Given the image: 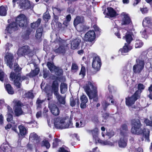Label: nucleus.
<instances>
[{
	"label": "nucleus",
	"mask_w": 152,
	"mask_h": 152,
	"mask_svg": "<svg viewBox=\"0 0 152 152\" xmlns=\"http://www.w3.org/2000/svg\"><path fill=\"white\" fill-rule=\"evenodd\" d=\"M98 129L97 128H95L92 130L88 131L89 133H91L94 139L96 142H99L102 145H108L111 146H114V142H112L107 140H99L98 137Z\"/></svg>",
	"instance_id": "nucleus-6"
},
{
	"label": "nucleus",
	"mask_w": 152,
	"mask_h": 152,
	"mask_svg": "<svg viewBox=\"0 0 152 152\" xmlns=\"http://www.w3.org/2000/svg\"><path fill=\"white\" fill-rule=\"evenodd\" d=\"M136 63L133 66V72L135 73L139 74L144 68V62L143 61L137 59Z\"/></svg>",
	"instance_id": "nucleus-8"
},
{
	"label": "nucleus",
	"mask_w": 152,
	"mask_h": 152,
	"mask_svg": "<svg viewBox=\"0 0 152 152\" xmlns=\"http://www.w3.org/2000/svg\"><path fill=\"white\" fill-rule=\"evenodd\" d=\"M10 77L13 80H14L15 86L18 88H20L21 83L22 81L25 79H26L27 77L24 76L21 77L20 73H18L17 76L15 74V72H12L10 74Z\"/></svg>",
	"instance_id": "nucleus-7"
},
{
	"label": "nucleus",
	"mask_w": 152,
	"mask_h": 152,
	"mask_svg": "<svg viewBox=\"0 0 152 152\" xmlns=\"http://www.w3.org/2000/svg\"><path fill=\"white\" fill-rule=\"evenodd\" d=\"M51 89L53 91L55 95L59 94L58 92V84L57 81H53Z\"/></svg>",
	"instance_id": "nucleus-23"
},
{
	"label": "nucleus",
	"mask_w": 152,
	"mask_h": 152,
	"mask_svg": "<svg viewBox=\"0 0 152 152\" xmlns=\"http://www.w3.org/2000/svg\"><path fill=\"white\" fill-rule=\"evenodd\" d=\"M123 38L126 39L128 44H129L133 40L132 33L129 32L127 33L125 36L123 37Z\"/></svg>",
	"instance_id": "nucleus-30"
},
{
	"label": "nucleus",
	"mask_w": 152,
	"mask_h": 152,
	"mask_svg": "<svg viewBox=\"0 0 152 152\" xmlns=\"http://www.w3.org/2000/svg\"><path fill=\"white\" fill-rule=\"evenodd\" d=\"M4 75V74L2 70H0V80L1 81H2L3 80V78Z\"/></svg>",
	"instance_id": "nucleus-59"
},
{
	"label": "nucleus",
	"mask_w": 152,
	"mask_h": 152,
	"mask_svg": "<svg viewBox=\"0 0 152 152\" xmlns=\"http://www.w3.org/2000/svg\"><path fill=\"white\" fill-rule=\"evenodd\" d=\"M67 41V40L63 39L60 37L57 38L55 42L56 43L58 44L59 46L58 48L54 50V52L57 53H64L69 44Z\"/></svg>",
	"instance_id": "nucleus-5"
},
{
	"label": "nucleus",
	"mask_w": 152,
	"mask_h": 152,
	"mask_svg": "<svg viewBox=\"0 0 152 152\" xmlns=\"http://www.w3.org/2000/svg\"><path fill=\"white\" fill-rule=\"evenodd\" d=\"M22 68L19 67L18 64H15L14 65V70L16 76L18 73H20Z\"/></svg>",
	"instance_id": "nucleus-40"
},
{
	"label": "nucleus",
	"mask_w": 152,
	"mask_h": 152,
	"mask_svg": "<svg viewBox=\"0 0 152 152\" xmlns=\"http://www.w3.org/2000/svg\"><path fill=\"white\" fill-rule=\"evenodd\" d=\"M48 107L51 113L54 115L57 116L59 115L60 110L57 105L54 104L49 103Z\"/></svg>",
	"instance_id": "nucleus-17"
},
{
	"label": "nucleus",
	"mask_w": 152,
	"mask_h": 152,
	"mask_svg": "<svg viewBox=\"0 0 152 152\" xmlns=\"http://www.w3.org/2000/svg\"><path fill=\"white\" fill-rule=\"evenodd\" d=\"M13 54L11 53H8L7 51L5 56L4 60L7 65L11 69L12 68L13 64Z\"/></svg>",
	"instance_id": "nucleus-14"
},
{
	"label": "nucleus",
	"mask_w": 152,
	"mask_h": 152,
	"mask_svg": "<svg viewBox=\"0 0 152 152\" xmlns=\"http://www.w3.org/2000/svg\"><path fill=\"white\" fill-rule=\"evenodd\" d=\"M114 135V132L113 130L109 131L107 132L106 136H108L109 138H111Z\"/></svg>",
	"instance_id": "nucleus-56"
},
{
	"label": "nucleus",
	"mask_w": 152,
	"mask_h": 152,
	"mask_svg": "<svg viewBox=\"0 0 152 152\" xmlns=\"http://www.w3.org/2000/svg\"><path fill=\"white\" fill-rule=\"evenodd\" d=\"M139 91H136L134 94L130 97L126 99V103L127 105L130 106L133 104L135 101L140 97Z\"/></svg>",
	"instance_id": "nucleus-9"
},
{
	"label": "nucleus",
	"mask_w": 152,
	"mask_h": 152,
	"mask_svg": "<svg viewBox=\"0 0 152 152\" xmlns=\"http://www.w3.org/2000/svg\"><path fill=\"white\" fill-rule=\"evenodd\" d=\"M76 103L77 105H79V102L78 99H74L73 97H72L70 99V104L71 106H74Z\"/></svg>",
	"instance_id": "nucleus-38"
},
{
	"label": "nucleus",
	"mask_w": 152,
	"mask_h": 152,
	"mask_svg": "<svg viewBox=\"0 0 152 152\" xmlns=\"http://www.w3.org/2000/svg\"><path fill=\"white\" fill-rule=\"evenodd\" d=\"M137 87L138 90L137 91H139V92H140V93H139V95H140V94L142 90L144 89L145 88V86L142 84L141 83H140L138 85Z\"/></svg>",
	"instance_id": "nucleus-55"
},
{
	"label": "nucleus",
	"mask_w": 152,
	"mask_h": 152,
	"mask_svg": "<svg viewBox=\"0 0 152 152\" xmlns=\"http://www.w3.org/2000/svg\"><path fill=\"white\" fill-rule=\"evenodd\" d=\"M31 52L29 47L25 45L19 48L17 52V54L18 56L21 57L27 55Z\"/></svg>",
	"instance_id": "nucleus-12"
},
{
	"label": "nucleus",
	"mask_w": 152,
	"mask_h": 152,
	"mask_svg": "<svg viewBox=\"0 0 152 152\" xmlns=\"http://www.w3.org/2000/svg\"><path fill=\"white\" fill-rule=\"evenodd\" d=\"M83 21L84 18L83 17L77 16L74 20V25L75 26L78 24L82 23Z\"/></svg>",
	"instance_id": "nucleus-29"
},
{
	"label": "nucleus",
	"mask_w": 152,
	"mask_h": 152,
	"mask_svg": "<svg viewBox=\"0 0 152 152\" xmlns=\"http://www.w3.org/2000/svg\"><path fill=\"white\" fill-rule=\"evenodd\" d=\"M129 74V72L128 70H127L126 68H125V69L122 72V75L124 77V79H125V77H127L128 76Z\"/></svg>",
	"instance_id": "nucleus-58"
},
{
	"label": "nucleus",
	"mask_w": 152,
	"mask_h": 152,
	"mask_svg": "<svg viewBox=\"0 0 152 152\" xmlns=\"http://www.w3.org/2000/svg\"><path fill=\"white\" fill-rule=\"evenodd\" d=\"M55 96L56 98L60 104L65 105V96L63 97L60 95L59 94H56Z\"/></svg>",
	"instance_id": "nucleus-28"
},
{
	"label": "nucleus",
	"mask_w": 152,
	"mask_h": 152,
	"mask_svg": "<svg viewBox=\"0 0 152 152\" xmlns=\"http://www.w3.org/2000/svg\"><path fill=\"white\" fill-rule=\"evenodd\" d=\"M60 88L61 93L64 94L67 91V85L66 83H61L60 85Z\"/></svg>",
	"instance_id": "nucleus-35"
},
{
	"label": "nucleus",
	"mask_w": 152,
	"mask_h": 152,
	"mask_svg": "<svg viewBox=\"0 0 152 152\" xmlns=\"http://www.w3.org/2000/svg\"><path fill=\"white\" fill-rule=\"evenodd\" d=\"M86 69L84 67L82 66L81 67L80 72L79 74L81 76L82 78H83L85 75Z\"/></svg>",
	"instance_id": "nucleus-53"
},
{
	"label": "nucleus",
	"mask_w": 152,
	"mask_h": 152,
	"mask_svg": "<svg viewBox=\"0 0 152 152\" xmlns=\"http://www.w3.org/2000/svg\"><path fill=\"white\" fill-rule=\"evenodd\" d=\"M128 44L125 43V45L124 46L123 48L120 49L119 52H121L122 55H124L125 53H127L129 50L132 49V47L129 46Z\"/></svg>",
	"instance_id": "nucleus-25"
},
{
	"label": "nucleus",
	"mask_w": 152,
	"mask_h": 152,
	"mask_svg": "<svg viewBox=\"0 0 152 152\" xmlns=\"http://www.w3.org/2000/svg\"><path fill=\"white\" fill-rule=\"evenodd\" d=\"M102 107L103 110L104 111L107 110V107L110 104L106 101H104L102 102Z\"/></svg>",
	"instance_id": "nucleus-43"
},
{
	"label": "nucleus",
	"mask_w": 152,
	"mask_h": 152,
	"mask_svg": "<svg viewBox=\"0 0 152 152\" xmlns=\"http://www.w3.org/2000/svg\"><path fill=\"white\" fill-rule=\"evenodd\" d=\"M151 121L147 118L145 119L144 122L146 125L152 126V115L150 117Z\"/></svg>",
	"instance_id": "nucleus-48"
},
{
	"label": "nucleus",
	"mask_w": 152,
	"mask_h": 152,
	"mask_svg": "<svg viewBox=\"0 0 152 152\" xmlns=\"http://www.w3.org/2000/svg\"><path fill=\"white\" fill-rule=\"evenodd\" d=\"M24 96L25 97L31 99H33L34 97L33 93L30 91L26 93L24 95Z\"/></svg>",
	"instance_id": "nucleus-49"
},
{
	"label": "nucleus",
	"mask_w": 152,
	"mask_h": 152,
	"mask_svg": "<svg viewBox=\"0 0 152 152\" xmlns=\"http://www.w3.org/2000/svg\"><path fill=\"white\" fill-rule=\"evenodd\" d=\"M29 140L35 143H38L40 141L39 138L34 132L30 134Z\"/></svg>",
	"instance_id": "nucleus-20"
},
{
	"label": "nucleus",
	"mask_w": 152,
	"mask_h": 152,
	"mask_svg": "<svg viewBox=\"0 0 152 152\" xmlns=\"http://www.w3.org/2000/svg\"><path fill=\"white\" fill-rule=\"evenodd\" d=\"M101 65V62L100 58L98 56L94 57L92 63V67L97 71L100 69Z\"/></svg>",
	"instance_id": "nucleus-13"
},
{
	"label": "nucleus",
	"mask_w": 152,
	"mask_h": 152,
	"mask_svg": "<svg viewBox=\"0 0 152 152\" xmlns=\"http://www.w3.org/2000/svg\"><path fill=\"white\" fill-rule=\"evenodd\" d=\"M20 8L23 9H32L34 5L28 0H20L19 4Z\"/></svg>",
	"instance_id": "nucleus-11"
},
{
	"label": "nucleus",
	"mask_w": 152,
	"mask_h": 152,
	"mask_svg": "<svg viewBox=\"0 0 152 152\" xmlns=\"http://www.w3.org/2000/svg\"><path fill=\"white\" fill-rule=\"evenodd\" d=\"M141 35L142 37L146 39L148 37V29L146 28L142 29L140 31Z\"/></svg>",
	"instance_id": "nucleus-41"
},
{
	"label": "nucleus",
	"mask_w": 152,
	"mask_h": 152,
	"mask_svg": "<svg viewBox=\"0 0 152 152\" xmlns=\"http://www.w3.org/2000/svg\"><path fill=\"white\" fill-rule=\"evenodd\" d=\"M43 31V29L42 27H40L37 30L35 37L38 42H40L42 40Z\"/></svg>",
	"instance_id": "nucleus-22"
},
{
	"label": "nucleus",
	"mask_w": 152,
	"mask_h": 152,
	"mask_svg": "<svg viewBox=\"0 0 152 152\" xmlns=\"http://www.w3.org/2000/svg\"><path fill=\"white\" fill-rule=\"evenodd\" d=\"M61 143L60 140L55 138L53 143V148H56L58 145Z\"/></svg>",
	"instance_id": "nucleus-42"
},
{
	"label": "nucleus",
	"mask_w": 152,
	"mask_h": 152,
	"mask_svg": "<svg viewBox=\"0 0 152 152\" xmlns=\"http://www.w3.org/2000/svg\"><path fill=\"white\" fill-rule=\"evenodd\" d=\"M127 126L125 124H123L120 129L121 131L120 135H121V133L123 134H124V135H125L126 134H127Z\"/></svg>",
	"instance_id": "nucleus-39"
},
{
	"label": "nucleus",
	"mask_w": 152,
	"mask_h": 152,
	"mask_svg": "<svg viewBox=\"0 0 152 152\" xmlns=\"http://www.w3.org/2000/svg\"><path fill=\"white\" fill-rule=\"evenodd\" d=\"M141 1V0H134L133 5L134 6L137 4Z\"/></svg>",
	"instance_id": "nucleus-63"
},
{
	"label": "nucleus",
	"mask_w": 152,
	"mask_h": 152,
	"mask_svg": "<svg viewBox=\"0 0 152 152\" xmlns=\"http://www.w3.org/2000/svg\"><path fill=\"white\" fill-rule=\"evenodd\" d=\"M91 120L92 122L95 124H97L99 122L96 116H93L92 117Z\"/></svg>",
	"instance_id": "nucleus-60"
},
{
	"label": "nucleus",
	"mask_w": 152,
	"mask_h": 152,
	"mask_svg": "<svg viewBox=\"0 0 152 152\" xmlns=\"http://www.w3.org/2000/svg\"><path fill=\"white\" fill-rule=\"evenodd\" d=\"M140 11L143 14H147L148 12V9L146 7H140Z\"/></svg>",
	"instance_id": "nucleus-54"
},
{
	"label": "nucleus",
	"mask_w": 152,
	"mask_h": 152,
	"mask_svg": "<svg viewBox=\"0 0 152 152\" xmlns=\"http://www.w3.org/2000/svg\"><path fill=\"white\" fill-rule=\"evenodd\" d=\"M83 88L90 99L95 98L97 96L96 87L95 83L88 81Z\"/></svg>",
	"instance_id": "nucleus-3"
},
{
	"label": "nucleus",
	"mask_w": 152,
	"mask_h": 152,
	"mask_svg": "<svg viewBox=\"0 0 152 152\" xmlns=\"http://www.w3.org/2000/svg\"><path fill=\"white\" fill-rule=\"evenodd\" d=\"M122 20L121 24L122 25L129 24L131 22V20L128 14L126 12H123L121 15Z\"/></svg>",
	"instance_id": "nucleus-18"
},
{
	"label": "nucleus",
	"mask_w": 152,
	"mask_h": 152,
	"mask_svg": "<svg viewBox=\"0 0 152 152\" xmlns=\"http://www.w3.org/2000/svg\"><path fill=\"white\" fill-rule=\"evenodd\" d=\"M52 9L54 15H59L60 14L61 10L59 8L56 7H53Z\"/></svg>",
	"instance_id": "nucleus-44"
},
{
	"label": "nucleus",
	"mask_w": 152,
	"mask_h": 152,
	"mask_svg": "<svg viewBox=\"0 0 152 152\" xmlns=\"http://www.w3.org/2000/svg\"><path fill=\"white\" fill-rule=\"evenodd\" d=\"M85 124L84 121L83 120L80 121L78 122H77L75 124V126L76 128H80L84 126Z\"/></svg>",
	"instance_id": "nucleus-45"
},
{
	"label": "nucleus",
	"mask_w": 152,
	"mask_h": 152,
	"mask_svg": "<svg viewBox=\"0 0 152 152\" xmlns=\"http://www.w3.org/2000/svg\"><path fill=\"white\" fill-rule=\"evenodd\" d=\"M54 125L57 128L64 129L69 127L71 124L70 120L69 118H57L54 119Z\"/></svg>",
	"instance_id": "nucleus-4"
},
{
	"label": "nucleus",
	"mask_w": 152,
	"mask_h": 152,
	"mask_svg": "<svg viewBox=\"0 0 152 152\" xmlns=\"http://www.w3.org/2000/svg\"><path fill=\"white\" fill-rule=\"evenodd\" d=\"M48 67L51 72H56L58 70V68L55 66L53 64L50 62H48L47 64Z\"/></svg>",
	"instance_id": "nucleus-33"
},
{
	"label": "nucleus",
	"mask_w": 152,
	"mask_h": 152,
	"mask_svg": "<svg viewBox=\"0 0 152 152\" xmlns=\"http://www.w3.org/2000/svg\"><path fill=\"white\" fill-rule=\"evenodd\" d=\"M107 10L108 11L107 13V15L111 17H114L118 15L114 9L111 7L107 8Z\"/></svg>",
	"instance_id": "nucleus-27"
},
{
	"label": "nucleus",
	"mask_w": 152,
	"mask_h": 152,
	"mask_svg": "<svg viewBox=\"0 0 152 152\" xmlns=\"http://www.w3.org/2000/svg\"><path fill=\"white\" fill-rule=\"evenodd\" d=\"M7 118V121L12 123L14 124V121L13 120V118L11 114H8Z\"/></svg>",
	"instance_id": "nucleus-52"
},
{
	"label": "nucleus",
	"mask_w": 152,
	"mask_h": 152,
	"mask_svg": "<svg viewBox=\"0 0 152 152\" xmlns=\"http://www.w3.org/2000/svg\"><path fill=\"white\" fill-rule=\"evenodd\" d=\"M4 85L5 88L9 94H12L14 93L13 89L10 84H5Z\"/></svg>",
	"instance_id": "nucleus-32"
},
{
	"label": "nucleus",
	"mask_w": 152,
	"mask_h": 152,
	"mask_svg": "<svg viewBox=\"0 0 152 152\" xmlns=\"http://www.w3.org/2000/svg\"><path fill=\"white\" fill-rule=\"evenodd\" d=\"M81 41L80 39H76L72 41L71 43V48L73 50H75L78 48Z\"/></svg>",
	"instance_id": "nucleus-24"
},
{
	"label": "nucleus",
	"mask_w": 152,
	"mask_h": 152,
	"mask_svg": "<svg viewBox=\"0 0 152 152\" xmlns=\"http://www.w3.org/2000/svg\"><path fill=\"white\" fill-rule=\"evenodd\" d=\"M151 20L150 17H146L142 21V24L145 26H148L151 24Z\"/></svg>",
	"instance_id": "nucleus-31"
},
{
	"label": "nucleus",
	"mask_w": 152,
	"mask_h": 152,
	"mask_svg": "<svg viewBox=\"0 0 152 152\" xmlns=\"http://www.w3.org/2000/svg\"><path fill=\"white\" fill-rule=\"evenodd\" d=\"M41 21V19H38L36 22H34L31 24V27L33 29H36L39 25Z\"/></svg>",
	"instance_id": "nucleus-34"
},
{
	"label": "nucleus",
	"mask_w": 152,
	"mask_h": 152,
	"mask_svg": "<svg viewBox=\"0 0 152 152\" xmlns=\"http://www.w3.org/2000/svg\"><path fill=\"white\" fill-rule=\"evenodd\" d=\"M68 148L65 146L60 148L58 152H69Z\"/></svg>",
	"instance_id": "nucleus-57"
},
{
	"label": "nucleus",
	"mask_w": 152,
	"mask_h": 152,
	"mask_svg": "<svg viewBox=\"0 0 152 152\" xmlns=\"http://www.w3.org/2000/svg\"><path fill=\"white\" fill-rule=\"evenodd\" d=\"M18 128L20 131V134H18L19 140H21L26 134L27 130L25 127L22 125L19 126Z\"/></svg>",
	"instance_id": "nucleus-19"
},
{
	"label": "nucleus",
	"mask_w": 152,
	"mask_h": 152,
	"mask_svg": "<svg viewBox=\"0 0 152 152\" xmlns=\"http://www.w3.org/2000/svg\"><path fill=\"white\" fill-rule=\"evenodd\" d=\"M143 45V43L140 40L136 41L135 44V47L136 48H140Z\"/></svg>",
	"instance_id": "nucleus-50"
},
{
	"label": "nucleus",
	"mask_w": 152,
	"mask_h": 152,
	"mask_svg": "<svg viewBox=\"0 0 152 152\" xmlns=\"http://www.w3.org/2000/svg\"><path fill=\"white\" fill-rule=\"evenodd\" d=\"M78 69V67L77 64L73 63L71 67V71L73 72H76Z\"/></svg>",
	"instance_id": "nucleus-47"
},
{
	"label": "nucleus",
	"mask_w": 152,
	"mask_h": 152,
	"mask_svg": "<svg viewBox=\"0 0 152 152\" xmlns=\"http://www.w3.org/2000/svg\"><path fill=\"white\" fill-rule=\"evenodd\" d=\"M27 22L26 18L23 14L19 15L16 18L15 23L13 22L10 24L5 30V34H10L18 30V25L20 27H22L26 24Z\"/></svg>",
	"instance_id": "nucleus-2"
},
{
	"label": "nucleus",
	"mask_w": 152,
	"mask_h": 152,
	"mask_svg": "<svg viewBox=\"0 0 152 152\" xmlns=\"http://www.w3.org/2000/svg\"><path fill=\"white\" fill-rule=\"evenodd\" d=\"M132 127L131 132L137 135L141 134L143 133L145 139L148 141H150L149 136L150 131L148 129H144L143 130L141 129V126L140 121L138 119H133L132 121Z\"/></svg>",
	"instance_id": "nucleus-1"
},
{
	"label": "nucleus",
	"mask_w": 152,
	"mask_h": 152,
	"mask_svg": "<svg viewBox=\"0 0 152 152\" xmlns=\"http://www.w3.org/2000/svg\"><path fill=\"white\" fill-rule=\"evenodd\" d=\"M7 7L1 6L0 7V15L4 16L7 14Z\"/></svg>",
	"instance_id": "nucleus-36"
},
{
	"label": "nucleus",
	"mask_w": 152,
	"mask_h": 152,
	"mask_svg": "<svg viewBox=\"0 0 152 152\" xmlns=\"http://www.w3.org/2000/svg\"><path fill=\"white\" fill-rule=\"evenodd\" d=\"M42 146H45L47 148H50V145L48 141L46 140H44L41 144Z\"/></svg>",
	"instance_id": "nucleus-46"
},
{
	"label": "nucleus",
	"mask_w": 152,
	"mask_h": 152,
	"mask_svg": "<svg viewBox=\"0 0 152 152\" xmlns=\"http://www.w3.org/2000/svg\"><path fill=\"white\" fill-rule=\"evenodd\" d=\"M1 152H11V148L10 146L6 143H3L0 147Z\"/></svg>",
	"instance_id": "nucleus-21"
},
{
	"label": "nucleus",
	"mask_w": 152,
	"mask_h": 152,
	"mask_svg": "<svg viewBox=\"0 0 152 152\" xmlns=\"http://www.w3.org/2000/svg\"><path fill=\"white\" fill-rule=\"evenodd\" d=\"M7 108L8 110V114H11L13 113L12 109L9 106H7Z\"/></svg>",
	"instance_id": "nucleus-62"
},
{
	"label": "nucleus",
	"mask_w": 152,
	"mask_h": 152,
	"mask_svg": "<svg viewBox=\"0 0 152 152\" xmlns=\"http://www.w3.org/2000/svg\"><path fill=\"white\" fill-rule=\"evenodd\" d=\"M80 99L81 101L80 107L82 108H84L86 107V103L88 101V99L87 97L84 95H83L81 96Z\"/></svg>",
	"instance_id": "nucleus-26"
},
{
	"label": "nucleus",
	"mask_w": 152,
	"mask_h": 152,
	"mask_svg": "<svg viewBox=\"0 0 152 152\" xmlns=\"http://www.w3.org/2000/svg\"><path fill=\"white\" fill-rule=\"evenodd\" d=\"M95 36L94 31L93 30H90L85 34V40L86 41L92 42L94 40Z\"/></svg>",
	"instance_id": "nucleus-16"
},
{
	"label": "nucleus",
	"mask_w": 152,
	"mask_h": 152,
	"mask_svg": "<svg viewBox=\"0 0 152 152\" xmlns=\"http://www.w3.org/2000/svg\"><path fill=\"white\" fill-rule=\"evenodd\" d=\"M13 102L14 104L15 113L17 116H19L23 114V112L21 109V103L19 101L14 100Z\"/></svg>",
	"instance_id": "nucleus-10"
},
{
	"label": "nucleus",
	"mask_w": 152,
	"mask_h": 152,
	"mask_svg": "<svg viewBox=\"0 0 152 152\" xmlns=\"http://www.w3.org/2000/svg\"><path fill=\"white\" fill-rule=\"evenodd\" d=\"M43 17L45 20L48 21L49 19H50V16L49 12H46L44 14Z\"/></svg>",
	"instance_id": "nucleus-51"
},
{
	"label": "nucleus",
	"mask_w": 152,
	"mask_h": 152,
	"mask_svg": "<svg viewBox=\"0 0 152 152\" xmlns=\"http://www.w3.org/2000/svg\"><path fill=\"white\" fill-rule=\"evenodd\" d=\"M12 46V45L10 43H7L5 45V48L6 50V52L7 51V50L10 49V48H11Z\"/></svg>",
	"instance_id": "nucleus-61"
},
{
	"label": "nucleus",
	"mask_w": 152,
	"mask_h": 152,
	"mask_svg": "<svg viewBox=\"0 0 152 152\" xmlns=\"http://www.w3.org/2000/svg\"><path fill=\"white\" fill-rule=\"evenodd\" d=\"M128 135L126 134L125 135L123 134L122 133L120 136V140L118 142V145L119 147L121 148H125L127 145V141Z\"/></svg>",
	"instance_id": "nucleus-15"
},
{
	"label": "nucleus",
	"mask_w": 152,
	"mask_h": 152,
	"mask_svg": "<svg viewBox=\"0 0 152 152\" xmlns=\"http://www.w3.org/2000/svg\"><path fill=\"white\" fill-rule=\"evenodd\" d=\"M146 67L148 69H149L150 68H152V65L150 63H148L146 64Z\"/></svg>",
	"instance_id": "nucleus-64"
},
{
	"label": "nucleus",
	"mask_w": 152,
	"mask_h": 152,
	"mask_svg": "<svg viewBox=\"0 0 152 152\" xmlns=\"http://www.w3.org/2000/svg\"><path fill=\"white\" fill-rule=\"evenodd\" d=\"M39 69L37 68L33 70L29 74V76L30 77H33L37 75L39 72Z\"/></svg>",
	"instance_id": "nucleus-37"
}]
</instances>
